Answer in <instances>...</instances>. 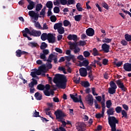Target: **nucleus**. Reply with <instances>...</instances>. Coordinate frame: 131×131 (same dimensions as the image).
<instances>
[{"label": "nucleus", "mask_w": 131, "mask_h": 131, "mask_svg": "<svg viewBox=\"0 0 131 131\" xmlns=\"http://www.w3.org/2000/svg\"><path fill=\"white\" fill-rule=\"evenodd\" d=\"M69 40H74V41H77V35L75 34H69L67 37Z\"/></svg>", "instance_id": "f3484780"}, {"label": "nucleus", "mask_w": 131, "mask_h": 131, "mask_svg": "<svg viewBox=\"0 0 131 131\" xmlns=\"http://www.w3.org/2000/svg\"><path fill=\"white\" fill-rule=\"evenodd\" d=\"M81 85L82 86H84V88H89V86H90V83L88 81H82L81 82Z\"/></svg>", "instance_id": "cd10ccee"}, {"label": "nucleus", "mask_w": 131, "mask_h": 131, "mask_svg": "<svg viewBox=\"0 0 131 131\" xmlns=\"http://www.w3.org/2000/svg\"><path fill=\"white\" fill-rule=\"evenodd\" d=\"M108 124L111 128V131H122L121 129H116V124H118L119 121L114 116L108 117Z\"/></svg>", "instance_id": "f03ea898"}, {"label": "nucleus", "mask_w": 131, "mask_h": 131, "mask_svg": "<svg viewBox=\"0 0 131 131\" xmlns=\"http://www.w3.org/2000/svg\"><path fill=\"white\" fill-rule=\"evenodd\" d=\"M124 38L127 41H131V35L128 33L125 34Z\"/></svg>", "instance_id": "a19ab883"}, {"label": "nucleus", "mask_w": 131, "mask_h": 131, "mask_svg": "<svg viewBox=\"0 0 131 131\" xmlns=\"http://www.w3.org/2000/svg\"><path fill=\"white\" fill-rule=\"evenodd\" d=\"M92 55L96 57V56H99V51L97 50V48H95L93 49Z\"/></svg>", "instance_id": "72a5a7b5"}, {"label": "nucleus", "mask_w": 131, "mask_h": 131, "mask_svg": "<svg viewBox=\"0 0 131 131\" xmlns=\"http://www.w3.org/2000/svg\"><path fill=\"white\" fill-rule=\"evenodd\" d=\"M108 93L110 94V95H114V94H115V93H116V89H115V88H110L108 89Z\"/></svg>", "instance_id": "58836bf2"}, {"label": "nucleus", "mask_w": 131, "mask_h": 131, "mask_svg": "<svg viewBox=\"0 0 131 131\" xmlns=\"http://www.w3.org/2000/svg\"><path fill=\"white\" fill-rule=\"evenodd\" d=\"M49 34H47V33H43L41 35V39L45 41V40H47L48 39V36Z\"/></svg>", "instance_id": "393cba45"}, {"label": "nucleus", "mask_w": 131, "mask_h": 131, "mask_svg": "<svg viewBox=\"0 0 131 131\" xmlns=\"http://www.w3.org/2000/svg\"><path fill=\"white\" fill-rule=\"evenodd\" d=\"M66 60L67 62H70L71 60H72L73 62H75L76 61V58L75 57V55H70L69 56H66L64 57Z\"/></svg>", "instance_id": "9b49d317"}, {"label": "nucleus", "mask_w": 131, "mask_h": 131, "mask_svg": "<svg viewBox=\"0 0 131 131\" xmlns=\"http://www.w3.org/2000/svg\"><path fill=\"white\" fill-rule=\"evenodd\" d=\"M31 35L36 37L40 36V35H41V32L33 29L32 30V33L31 34Z\"/></svg>", "instance_id": "6ab92c4d"}, {"label": "nucleus", "mask_w": 131, "mask_h": 131, "mask_svg": "<svg viewBox=\"0 0 131 131\" xmlns=\"http://www.w3.org/2000/svg\"><path fill=\"white\" fill-rule=\"evenodd\" d=\"M33 23L35 24V27H36L38 29H42V27H41V26H40V24H39V22L38 21L36 22V21L34 20Z\"/></svg>", "instance_id": "ea45409f"}, {"label": "nucleus", "mask_w": 131, "mask_h": 131, "mask_svg": "<svg viewBox=\"0 0 131 131\" xmlns=\"http://www.w3.org/2000/svg\"><path fill=\"white\" fill-rule=\"evenodd\" d=\"M69 45L70 46V49L72 51L75 48H77V42H72L71 41L69 42Z\"/></svg>", "instance_id": "412c9836"}, {"label": "nucleus", "mask_w": 131, "mask_h": 131, "mask_svg": "<svg viewBox=\"0 0 131 131\" xmlns=\"http://www.w3.org/2000/svg\"><path fill=\"white\" fill-rule=\"evenodd\" d=\"M76 7L78 12H82V11H84V9L81 7V4H80V3H77Z\"/></svg>", "instance_id": "a878e982"}, {"label": "nucleus", "mask_w": 131, "mask_h": 131, "mask_svg": "<svg viewBox=\"0 0 131 131\" xmlns=\"http://www.w3.org/2000/svg\"><path fill=\"white\" fill-rule=\"evenodd\" d=\"M123 63L122 61H119L118 62H116V61L114 62V65H116L117 67H120L121 65H122Z\"/></svg>", "instance_id": "4d7b16f0"}, {"label": "nucleus", "mask_w": 131, "mask_h": 131, "mask_svg": "<svg viewBox=\"0 0 131 131\" xmlns=\"http://www.w3.org/2000/svg\"><path fill=\"white\" fill-rule=\"evenodd\" d=\"M114 112H115V111H114V107H111L107 110L106 113L107 115L110 116V115H114Z\"/></svg>", "instance_id": "b1692460"}, {"label": "nucleus", "mask_w": 131, "mask_h": 131, "mask_svg": "<svg viewBox=\"0 0 131 131\" xmlns=\"http://www.w3.org/2000/svg\"><path fill=\"white\" fill-rule=\"evenodd\" d=\"M86 34L88 36H94L95 30L92 28H89L86 30Z\"/></svg>", "instance_id": "f8f14e48"}, {"label": "nucleus", "mask_w": 131, "mask_h": 131, "mask_svg": "<svg viewBox=\"0 0 131 131\" xmlns=\"http://www.w3.org/2000/svg\"><path fill=\"white\" fill-rule=\"evenodd\" d=\"M47 40L50 43H55L56 42V38L53 34L48 33Z\"/></svg>", "instance_id": "6e6552de"}, {"label": "nucleus", "mask_w": 131, "mask_h": 131, "mask_svg": "<svg viewBox=\"0 0 131 131\" xmlns=\"http://www.w3.org/2000/svg\"><path fill=\"white\" fill-rule=\"evenodd\" d=\"M50 53V51H49V50L48 49H44L42 50V54H43L44 55H46L47 56V55H49V54Z\"/></svg>", "instance_id": "0e129e2a"}, {"label": "nucleus", "mask_w": 131, "mask_h": 131, "mask_svg": "<svg viewBox=\"0 0 131 131\" xmlns=\"http://www.w3.org/2000/svg\"><path fill=\"white\" fill-rule=\"evenodd\" d=\"M85 100L88 102V104L90 106H93V104H94V98H93V95L89 94L86 96Z\"/></svg>", "instance_id": "1a4fd4ad"}, {"label": "nucleus", "mask_w": 131, "mask_h": 131, "mask_svg": "<svg viewBox=\"0 0 131 131\" xmlns=\"http://www.w3.org/2000/svg\"><path fill=\"white\" fill-rule=\"evenodd\" d=\"M101 117H104V115L102 114H97L96 115V118L99 119Z\"/></svg>", "instance_id": "774afa93"}, {"label": "nucleus", "mask_w": 131, "mask_h": 131, "mask_svg": "<svg viewBox=\"0 0 131 131\" xmlns=\"http://www.w3.org/2000/svg\"><path fill=\"white\" fill-rule=\"evenodd\" d=\"M75 4V0H68L67 6L70 5H74Z\"/></svg>", "instance_id": "5fc2aeb1"}, {"label": "nucleus", "mask_w": 131, "mask_h": 131, "mask_svg": "<svg viewBox=\"0 0 131 131\" xmlns=\"http://www.w3.org/2000/svg\"><path fill=\"white\" fill-rule=\"evenodd\" d=\"M102 50L105 53H109V49H110V46L107 45L106 43L102 44Z\"/></svg>", "instance_id": "2eb2a0df"}, {"label": "nucleus", "mask_w": 131, "mask_h": 131, "mask_svg": "<svg viewBox=\"0 0 131 131\" xmlns=\"http://www.w3.org/2000/svg\"><path fill=\"white\" fill-rule=\"evenodd\" d=\"M110 85L111 86V88L112 89H117V86L116 85V84L113 81H112L110 82Z\"/></svg>", "instance_id": "c9c22d12"}, {"label": "nucleus", "mask_w": 131, "mask_h": 131, "mask_svg": "<svg viewBox=\"0 0 131 131\" xmlns=\"http://www.w3.org/2000/svg\"><path fill=\"white\" fill-rule=\"evenodd\" d=\"M102 7L104 8V9H106V10H109V6H108V4L106 3V2H103L102 4Z\"/></svg>", "instance_id": "13d9d810"}, {"label": "nucleus", "mask_w": 131, "mask_h": 131, "mask_svg": "<svg viewBox=\"0 0 131 131\" xmlns=\"http://www.w3.org/2000/svg\"><path fill=\"white\" fill-rule=\"evenodd\" d=\"M41 9H42V5H41V4H38L36 5V8H35V10L37 12H39V11H40V10H41Z\"/></svg>", "instance_id": "2f4dec72"}, {"label": "nucleus", "mask_w": 131, "mask_h": 131, "mask_svg": "<svg viewBox=\"0 0 131 131\" xmlns=\"http://www.w3.org/2000/svg\"><path fill=\"white\" fill-rule=\"evenodd\" d=\"M46 56V54H43L42 53H40V59H42V60H43L45 61H47V57Z\"/></svg>", "instance_id": "49530a36"}, {"label": "nucleus", "mask_w": 131, "mask_h": 131, "mask_svg": "<svg viewBox=\"0 0 131 131\" xmlns=\"http://www.w3.org/2000/svg\"><path fill=\"white\" fill-rule=\"evenodd\" d=\"M33 116L34 117H40V116H39V112L35 110V112L33 113Z\"/></svg>", "instance_id": "e2e57ef3"}, {"label": "nucleus", "mask_w": 131, "mask_h": 131, "mask_svg": "<svg viewBox=\"0 0 131 131\" xmlns=\"http://www.w3.org/2000/svg\"><path fill=\"white\" fill-rule=\"evenodd\" d=\"M43 94L47 97H50V96H51V93H50V91H49L48 90H43Z\"/></svg>", "instance_id": "864d4df0"}, {"label": "nucleus", "mask_w": 131, "mask_h": 131, "mask_svg": "<svg viewBox=\"0 0 131 131\" xmlns=\"http://www.w3.org/2000/svg\"><path fill=\"white\" fill-rule=\"evenodd\" d=\"M54 114L56 116V119H58V122H61V126H62V127H66L67 123L65 121H63V118L66 116L65 114H64L61 111L57 110L54 113Z\"/></svg>", "instance_id": "7ed1b4c3"}, {"label": "nucleus", "mask_w": 131, "mask_h": 131, "mask_svg": "<svg viewBox=\"0 0 131 131\" xmlns=\"http://www.w3.org/2000/svg\"><path fill=\"white\" fill-rule=\"evenodd\" d=\"M86 45V42L85 41L80 40L78 46H79L80 47H84Z\"/></svg>", "instance_id": "8fccbe9b"}, {"label": "nucleus", "mask_w": 131, "mask_h": 131, "mask_svg": "<svg viewBox=\"0 0 131 131\" xmlns=\"http://www.w3.org/2000/svg\"><path fill=\"white\" fill-rule=\"evenodd\" d=\"M51 63V62H50L46 63V67H47V68H48V69H52V68L53 67V65Z\"/></svg>", "instance_id": "6e6d98bb"}, {"label": "nucleus", "mask_w": 131, "mask_h": 131, "mask_svg": "<svg viewBox=\"0 0 131 131\" xmlns=\"http://www.w3.org/2000/svg\"><path fill=\"white\" fill-rule=\"evenodd\" d=\"M82 17V15H80V14L77 15L75 16L74 19L75 21H77V22H79V21L81 20Z\"/></svg>", "instance_id": "f704fd0d"}, {"label": "nucleus", "mask_w": 131, "mask_h": 131, "mask_svg": "<svg viewBox=\"0 0 131 131\" xmlns=\"http://www.w3.org/2000/svg\"><path fill=\"white\" fill-rule=\"evenodd\" d=\"M28 52L24 51H21V50H17L16 51V57H20L22 55H28Z\"/></svg>", "instance_id": "ddd939ff"}, {"label": "nucleus", "mask_w": 131, "mask_h": 131, "mask_svg": "<svg viewBox=\"0 0 131 131\" xmlns=\"http://www.w3.org/2000/svg\"><path fill=\"white\" fill-rule=\"evenodd\" d=\"M28 14L36 21L38 20V18H41V16H39L38 12L36 13L33 10L29 11Z\"/></svg>", "instance_id": "20e7f679"}, {"label": "nucleus", "mask_w": 131, "mask_h": 131, "mask_svg": "<svg viewBox=\"0 0 131 131\" xmlns=\"http://www.w3.org/2000/svg\"><path fill=\"white\" fill-rule=\"evenodd\" d=\"M115 111L116 113H121L122 111V107H121V106H117L115 108Z\"/></svg>", "instance_id": "a18cd8bd"}, {"label": "nucleus", "mask_w": 131, "mask_h": 131, "mask_svg": "<svg viewBox=\"0 0 131 131\" xmlns=\"http://www.w3.org/2000/svg\"><path fill=\"white\" fill-rule=\"evenodd\" d=\"M28 46H29V47H31V48H36V47L38 46V44L35 42H30L28 43Z\"/></svg>", "instance_id": "473e14b6"}, {"label": "nucleus", "mask_w": 131, "mask_h": 131, "mask_svg": "<svg viewBox=\"0 0 131 131\" xmlns=\"http://www.w3.org/2000/svg\"><path fill=\"white\" fill-rule=\"evenodd\" d=\"M116 83L118 88L121 89V91H123V92H126V91H127V89L124 86V84L121 82V80H118L116 81Z\"/></svg>", "instance_id": "423d86ee"}, {"label": "nucleus", "mask_w": 131, "mask_h": 131, "mask_svg": "<svg viewBox=\"0 0 131 131\" xmlns=\"http://www.w3.org/2000/svg\"><path fill=\"white\" fill-rule=\"evenodd\" d=\"M56 52H57V53H59V54H62L63 53V51L62 50V49L59 48H56L55 49Z\"/></svg>", "instance_id": "69168bd1"}, {"label": "nucleus", "mask_w": 131, "mask_h": 131, "mask_svg": "<svg viewBox=\"0 0 131 131\" xmlns=\"http://www.w3.org/2000/svg\"><path fill=\"white\" fill-rule=\"evenodd\" d=\"M80 75L82 77H85L88 75V72L86 71V69L85 68H81L79 70Z\"/></svg>", "instance_id": "9d476101"}, {"label": "nucleus", "mask_w": 131, "mask_h": 131, "mask_svg": "<svg viewBox=\"0 0 131 131\" xmlns=\"http://www.w3.org/2000/svg\"><path fill=\"white\" fill-rule=\"evenodd\" d=\"M63 25L65 27H67V26H70V27H71V23L67 19H65L63 21Z\"/></svg>", "instance_id": "7c9ffc66"}, {"label": "nucleus", "mask_w": 131, "mask_h": 131, "mask_svg": "<svg viewBox=\"0 0 131 131\" xmlns=\"http://www.w3.org/2000/svg\"><path fill=\"white\" fill-rule=\"evenodd\" d=\"M45 85L42 84H39L37 86V89L39 91H44L45 90Z\"/></svg>", "instance_id": "e433bc0d"}, {"label": "nucleus", "mask_w": 131, "mask_h": 131, "mask_svg": "<svg viewBox=\"0 0 131 131\" xmlns=\"http://www.w3.org/2000/svg\"><path fill=\"white\" fill-rule=\"evenodd\" d=\"M112 41V39L105 38L104 39L102 40V42H105L106 43H109V42H111Z\"/></svg>", "instance_id": "de8ad7c7"}, {"label": "nucleus", "mask_w": 131, "mask_h": 131, "mask_svg": "<svg viewBox=\"0 0 131 131\" xmlns=\"http://www.w3.org/2000/svg\"><path fill=\"white\" fill-rule=\"evenodd\" d=\"M46 48H48V44L45 42H42L40 46V50H45Z\"/></svg>", "instance_id": "4c0bfd02"}, {"label": "nucleus", "mask_w": 131, "mask_h": 131, "mask_svg": "<svg viewBox=\"0 0 131 131\" xmlns=\"http://www.w3.org/2000/svg\"><path fill=\"white\" fill-rule=\"evenodd\" d=\"M46 7L48 8L49 9H53V2L52 1H48L46 3Z\"/></svg>", "instance_id": "c756f323"}, {"label": "nucleus", "mask_w": 131, "mask_h": 131, "mask_svg": "<svg viewBox=\"0 0 131 131\" xmlns=\"http://www.w3.org/2000/svg\"><path fill=\"white\" fill-rule=\"evenodd\" d=\"M62 27V23H57V24H55L54 26V29L55 30H57L58 29H59V28H61Z\"/></svg>", "instance_id": "bb28decb"}, {"label": "nucleus", "mask_w": 131, "mask_h": 131, "mask_svg": "<svg viewBox=\"0 0 131 131\" xmlns=\"http://www.w3.org/2000/svg\"><path fill=\"white\" fill-rule=\"evenodd\" d=\"M54 13L55 14H58L60 12V8L58 7H55L53 9Z\"/></svg>", "instance_id": "603ef678"}, {"label": "nucleus", "mask_w": 131, "mask_h": 131, "mask_svg": "<svg viewBox=\"0 0 131 131\" xmlns=\"http://www.w3.org/2000/svg\"><path fill=\"white\" fill-rule=\"evenodd\" d=\"M70 96L71 98H72L73 100V102H75V103H78L80 102V104L82 105L83 107H84V105H83V102H82V100H81V97L80 96L79 99H78V98L75 97V95L73 94H70Z\"/></svg>", "instance_id": "0eeeda50"}, {"label": "nucleus", "mask_w": 131, "mask_h": 131, "mask_svg": "<svg viewBox=\"0 0 131 131\" xmlns=\"http://www.w3.org/2000/svg\"><path fill=\"white\" fill-rule=\"evenodd\" d=\"M123 69H124V70H125V71H127L128 72H130V71H131V63H127L124 64Z\"/></svg>", "instance_id": "a211bd4d"}, {"label": "nucleus", "mask_w": 131, "mask_h": 131, "mask_svg": "<svg viewBox=\"0 0 131 131\" xmlns=\"http://www.w3.org/2000/svg\"><path fill=\"white\" fill-rule=\"evenodd\" d=\"M121 112L122 115V118H123V117H124V118H128L127 113H126L124 110H123Z\"/></svg>", "instance_id": "79ce46f5"}, {"label": "nucleus", "mask_w": 131, "mask_h": 131, "mask_svg": "<svg viewBox=\"0 0 131 131\" xmlns=\"http://www.w3.org/2000/svg\"><path fill=\"white\" fill-rule=\"evenodd\" d=\"M50 21L53 23L56 22L57 21V17L55 15H52L50 17Z\"/></svg>", "instance_id": "3c124183"}, {"label": "nucleus", "mask_w": 131, "mask_h": 131, "mask_svg": "<svg viewBox=\"0 0 131 131\" xmlns=\"http://www.w3.org/2000/svg\"><path fill=\"white\" fill-rule=\"evenodd\" d=\"M85 126L84 122H78V126H76L78 131H83V127Z\"/></svg>", "instance_id": "dca6fc26"}, {"label": "nucleus", "mask_w": 131, "mask_h": 131, "mask_svg": "<svg viewBox=\"0 0 131 131\" xmlns=\"http://www.w3.org/2000/svg\"><path fill=\"white\" fill-rule=\"evenodd\" d=\"M106 107L108 108V109L110 108L111 107V106H112V102H111V100H107L106 102Z\"/></svg>", "instance_id": "37998d69"}, {"label": "nucleus", "mask_w": 131, "mask_h": 131, "mask_svg": "<svg viewBox=\"0 0 131 131\" xmlns=\"http://www.w3.org/2000/svg\"><path fill=\"white\" fill-rule=\"evenodd\" d=\"M55 57V55L53 54H51L49 55L48 59L47 60V62H49V63H52V61H53V59Z\"/></svg>", "instance_id": "c85d7f7f"}, {"label": "nucleus", "mask_w": 131, "mask_h": 131, "mask_svg": "<svg viewBox=\"0 0 131 131\" xmlns=\"http://www.w3.org/2000/svg\"><path fill=\"white\" fill-rule=\"evenodd\" d=\"M34 97L36 100H37L38 101H40V100L42 99V95L39 92H36L34 95Z\"/></svg>", "instance_id": "5701e85b"}, {"label": "nucleus", "mask_w": 131, "mask_h": 131, "mask_svg": "<svg viewBox=\"0 0 131 131\" xmlns=\"http://www.w3.org/2000/svg\"><path fill=\"white\" fill-rule=\"evenodd\" d=\"M80 52V48L79 47H76L75 49H74V53L75 54H77V53H79Z\"/></svg>", "instance_id": "338daca9"}, {"label": "nucleus", "mask_w": 131, "mask_h": 131, "mask_svg": "<svg viewBox=\"0 0 131 131\" xmlns=\"http://www.w3.org/2000/svg\"><path fill=\"white\" fill-rule=\"evenodd\" d=\"M53 4L54 6H59V5H61V0H56V1H54Z\"/></svg>", "instance_id": "052dcab7"}, {"label": "nucleus", "mask_w": 131, "mask_h": 131, "mask_svg": "<svg viewBox=\"0 0 131 131\" xmlns=\"http://www.w3.org/2000/svg\"><path fill=\"white\" fill-rule=\"evenodd\" d=\"M83 55L85 58H88V57H90L91 56V53L89 51H84L83 53Z\"/></svg>", "instance_id": "09e8293b"}, {"label": "nucleus", "mask_w": 131, "mask_h": 131, "mask_svg": "<svg viewBox=\"0 0 131 131\" xmlns=\"http://www.w3.org/2000/svg\"><path fill=\"white\" fill-rule=\"evenodd\" d=\"M57 31L59 34H63L65 32V30L63 27H61L57 30Z\"/></svg>", "instance_id": "c03bdc74"}, {"label": "nucleus", "mask_w": 131, "mask_h": 131, "mask_svg": "<svg viewBox=\"0 0 131 131\" xmlns=\"http://www.w3.org/2000/svg\"><path fill=\"white\" fill-rule=\"evenodd\" d=\"M128 42H127V41L125 40V39L122 40L121 41V45H122L123 46H127Z\"/></svg>", "instance_id": "bf43d9fd"}, {"label": "nucleus", "mask_w": 131, "mask_h": 131, "mask_svg": "<svg viewBox=\"0 0 131 131\" xmlns=\"http://www.w3.org/2000/svg\"><path fill=\"white\" fill-rule=\"evenodd\" d=\"M22 33L23 36H27V34H30V35H31L32 31L29 30L28 28H26L25 29V31L23 30L22 31Z\"/></svg>", "instance_id": "aec40b11"}, {"label": "nucleus", "mask_w": 131, "mask_h": 131, "mask_svg": "<svg viewBox=\"0 0 131 131\" xmlns=\"http://www.w3.org/2000/svg\"><path fill=\"white\" fill-rule=\"evenodd\" d=\"M47 69V67H46V65H42L39 67V70H37L36 69H34V70L35 72H36V74L37 75H41V73L42 72H45V70Z\"/></svg>", "instance_id": "39448f33"}, {"label": "nucleus", "mask_w": 131, "mask_h": 131, "mask_svg": "<svg viewBox=\"0 0 131 131\" xmlns=\"http://www.w3.org/2000/svg\"><path fill=\"white\" fill-rule=\"evenodd\" d=\"M27 2H28V3L29 4L27 6L28 10H33V8L35 6L34 2L31 0H27Z\"/></svg>", "instance_id": "4468645a"}, {"label": "nucleus", "mask_w": 131, "mask_h": 131, "mask_svg": "<svg viewBox=\"0 0 131 131\" xmlns=\"http://www.w3.org/2000/svg\"><path fill=\"white\" fill-rule=\"evenodd\" d=\"M108 60L107 59L104 58L102 60V64L104 66H106V65H108Z\"/></svg>", "instance_id": "680f3d73"}, {"label": "nucleus", "mask_w": 131, "mask_h": 131, "mask_svg": "<svg viewBox=\"0 0 131 131\" xmlns=\"http://www.w3.org/2000/svg\"><path fill=\"white\" fill-rule=\"evenodd\" d=\"M90 64V62H89L88 60H83L82 62H80L79 63L80 67H82L83 66L84 67H86V66H88Z\"/></svg>", "instance_id": "4be33fe9"}, {"label": "nucleus", "mask_w": 131, "mask_h": 131, "mask_svg": "<svg viewBox=\"0 0 131 131\" xmlns=\"http://www.w3.org/2000/svg\"><path fill=\"white\" fill-rule=\"evenodd\" d=\"M53 81L55 83H56V86L58 89H62V90L66 89L67 79L65 75L56 74L53 79Z\"/></svg>", "instance_id": "f257e3e1"}]
</instances>
